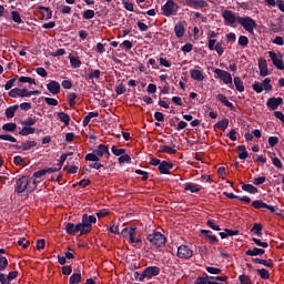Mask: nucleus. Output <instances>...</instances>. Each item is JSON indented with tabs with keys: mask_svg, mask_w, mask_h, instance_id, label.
<instances>
[{
	"mask_svg": "<svg viewBox=\"0 0 284 284\" xmlns=\"http://www.w3.org/2000/svg\"><path fill=\"white\" fill-rule=\"evenodd\" d=\"M194 284H210V275H207V273H204V276L197 277Z\"/></svg>",
	"mask_w": 284,
	"mask_h": 284,
	"instance_id": "nucleus-41",
	"label": "nucleus"
},
{
	"mask_svg": "<svg viewBox=\"0 0 284 284\" xmlns=\"http://www.w3.org/2000/svg\"><path fill=\"white\" fill-rule=\"evenodd\" d=\"M222 17H223L226 26H234V23H236V21H239V17H236L234 14V12L230 11V10L223 11Z\"/></svg>",
	"mask_w": 284,
	"mask_h": 284,
	"instance_id": "nucleus-12",
	"label": "nucleus"
},
{
	"mask_svg": "<svg viewBox=\"0 0 284 284\" xmlns=\"http://www.w3.org/2000/svg\"><path fill=\"white\" fill-rule=\"evenodd\" d=\"M19 83H30L31 85H37V80L30 77L21 75L19 78Z\"/></svg>",
	"mask_w": 284,
	"mask_h": 284,
	"instance_id": "nucleus-40",
	"label": "nucleus"
},
{
	"mask_svg": "<svg viewBox=\"0 0 284 284\" xmlns=\"http://www.w3.org/2000/svg\"><path fill=\"white\" fill-rule=\"evenodd\" d=\"M13 148H16V150H22V152H28L31 148H37V141L22 142L21 145L16 144Z\"/></svg>",
	"mask_w": 284,
	"mask_h": 284,
	"instance_id": "nucleus-21",
	"label": "nucleus"
},
{
	"mask_svg": "<svg viewBox=\"0 0 284 284\" xmlns=\"http://www.w3.org/2000/svg\"><path fill=\"white\" fill-rule=\"evenodd\" d=\"M87 79L91 81L92 79H101V70L97 69H89V73L87 75Z\"/></svg>",
	"mask_w": 284,
	"mask_h": 284,
	"instance_id": "nucleus-33",
	"label": "nucleus"
},
{
	"mask_svg": "<svg viewBox=\"0 0 284 284\" xmlns=\"http://www.w3.org/2000/svg\"><path fill=\"white\" fill-rule=\"evenodd\" d=\"M278 105H283V98H270L266 102L270 110H278Z\"/></svg>",
	"mask_w": 284,
	"mask_h": 284,
	"instance_id": "nucleus-18",
	"label": "nucleus"
},
{
	"mask_svg": "<svg viewBox=\"0 0 284 284\" xmlns=\"http://www.w3.org/2000/svg\"><path fill=\"white\" fill-rule=\"evenodd\" d=\"M233 83L237 92H245V84L243 83V80H241L239 75H235L233 78Z\"/></svg>",
	"mask_w": 284,
	"mask_h": 284,
	"instance_id": "nucleus-28",
	"label": "nucleus"
},
{
	"mask_svg": "<svg viewBox=\"0 0 284 284\" xmlns=\"http://www.w3.org/2000/svg\"><path fill=\"white\" fill-rule=\"evenodd\" d=\"M81 281V273H73L69 278V284H79Z\"/></svg>",
	"mask_w": 284,
	"mask_h": 284,
	"instance_id": "nucleus-45",
	"label": "nucleus"
},
{
	"mask_svg": "<svg viewBox=\"0 0 284 284\" xmlns=\"http://www.w3.org/2000/svg\"><path fill=\"white\" fill-rule=\"evenodd\" d=\"M271 83H272V79H270V78L264 79L262 85H263V89H264L266 92L272 91V85H271Z\"/></svg>",
	"mask_w": 284,
	"mask_h": 284,
	"instance_id": "nucleus-53",
	"label": "nucleus"
},
{
	"mask_svg": "<svg viewBox=\"0 0 284 284\" xmlns=\"http://www.w3.org/2000/svg\"><path fill=\"white\" fill-rule=\"evenodd\" d=\"M47 90L50 92V94L57 95L61 92V84L55 80H51L47 84Z\"/></svg>",
	"mask_w": 284,
	"mask_h": 284,
	"instance_id": "nucleus-17",
	"label": "nucleus"
},
{
	"mask_svg": "<svg viewBox=\"0 0 284 284\" xmlns=\"http://www.w3.org/2000/svg\"><path fill=\"white\" fill-rule=\"evenodd\" d=\"M11 19L14 23H23V20L21 19V13H19V11H12Z\"/></svg>",
	"mask_w": 284,
	"mask_h": 284,
	"instance_id": "nucleus-44",
	"label": "nucleus"
},
{
	"mask_svg": "<svg viewBox=\"0 0 284 284\" xmlns=\"http://www.w3.org/2000/svg\"><path fill=\"white\" fill-rule=\"evenodd\" d=\"M18 245L20 247H23V250L30 247V241L26 240V237H22L18 241Z\"/></svg>",
	"mask_w": 284,
	"mask_h": 284,
	"instance_id": "nucleus-57",
	"label": "nucleus"
},
{
	"mask_svg": "<svg viewBox=\"0 0 284 284\" xmlns=\"http://www.w3.org/2000/svg\"><path fill=\"white\" fill-rule=\"evenodd\" d=\"M258 69H260V77H267L270 74V70L267 69V60L261 58L258 60Z\"/></svg>",
	"mask_w": 284,
	"mask_h": 284,
	"instance_id": "nucleus-22",
	"label": "nucleus"
},
{
	"mask_svg": "<svg viewBox=\"0 0 284 284\" xmlns=\"http://www.w3.org/2000/svg\"><path fill=\"white\" fill-rule=\"evenodd\" d=\"M176 256L179 258H192V256H194V251H192V248H190V246L187 245H181L178 247V254Z\"/></svg>",
	"mask_w": 284,
	"mask_h": 284,
	"instance_id": "nucleus-10",
	"label": "nucleus"
},
{
	"mask_svg": "<svg viewBox=\"0 0 284 284\" xmlns=\"http://www.w3.org/2000/svg\"><path fill=\"white\" fill-rule=\"evenodd\" d=\"M216 99L217 101H220V103L225 105V108H230L231 110H234V104L230 102V100L227 99V97H225V94L220 93L217 94Z\"/></svg>",
	"mask_w": 284,
	"mask_h": 284,
	"instance_id": "nucleus-25",
	"label": "nucleus"
},
{
	"mask_svg": "<svg viewBox=\"0 0 284 284\" xmlns=\"http://www.w3.org/2000/svg\"><path fill=\"white\" fill-rule=\"evenodd\" d=\"M31 181L32 179H30L29 176H21L16 182L14 192H17V194H23V192L28 190V186L30 185Z\"/></svg>",
	"mask_w": 284,
	"mask_h": 284,
	"instance_id": "nucleus-7",
	"label": "nucleus"
},
{
	"mask_svg": "<svg viewBox=\"0 0 284 284\" xmlns=\"http://www.w3.org/2000/svg\"><path fill=\"white\" fill-rule=\"evenodd\" d=\"M37 123V118H28L27 120L21 122V125H26L32 128Z\"/></svg>",
	"mask_w": 284,
	"mask_h": 284,
	"instance_id": "nucleus-52",
	"label": "nucleus"
},
{
	"mask_svg": "<svg viewBox=\"0 0 284 284\" xmlns=\"http://www.w3.org/2000/svg\"><path fill=\"white\" fill-rule=\"evenodd\" d=\"M185 6L193 8V10H201L207 8L210 4L205 0H184Z\"/></svg>",
	"mask_w": 284,
	"mask_h": 284,
	"instance_id": "nucleus-11",
	"label": "nucleus"
},
{
	"mask_svg": "<svg viewBox=\"0 0 284 284\" xmlns=\"http://www.w3.org/2000/svg\"><path fill=\"white\" fill-rule=\"evenodd\" d=\"M67 97H68V103L70 108H74V105H77V99L79 95H77V93L74 92H71Z\"/></svg>",
	"mask_w": 284,
	"mask_h": 284,
	"instance_id": "nucleus-38",
	"label": "nucleus"
},
{
	"mask_svg": "<svg viewBox=\"0 0 284 284\" xmlns=\"http://www.w3.org/2000/svg\"><path fill=\"white\" fill-rule=\"evenodd\" d=\"M115 92L116 94L121 95V94H125V92H128V89L125 88V85L123 83H120L116 88H115Z\"/></svg>",
	"mask_w": 284,
	"mask_h": 284,
	"instance_id": "nucleus-60",
	"label": "nucleus"
},
{
	"mask_svg": "<svg viewBox=\"0 0 284 284\" xmlns=\"http://www.w3.org/2000/svg\"><path fill=\"white\" fill-rule=\"evenodd\" d=\"M257 274L258 276H261V278H263L264 281H267V278H270V272L265 268H258L257 270Z\"/></svg>",
	"mask_w": 284,
	"mask_h": 284,
	"instance_id": "nucleus-50",
	"label": "nucleus"
},
{
	"mask_svg": "<svg viewBox=\"0 0 284 284\" xmlns=\"http://www.w3.org/2000/svg\"><path fill=\"white\" fill-rule=\"evenodd\" d=\"M237 43L239 45H241V48H247V44L250 43V39L246 36H240Z\"/></svg>",
	"mask_w": 284,
	"mask_h": 284,
	"instance_id": "nucleus-47",
	"label": "nucleus"
},
{
	"mask_svg": "<svg viewBox=\"0 0 284 284\" xmlns=\"http://www.w3.org/2000/svg\"><path fill=\"white\" fill-rule=\"evenodd\" d=\"M242 190L248 194H258V189L252 184L242 183Z\"/></svg>",
	"mask_w": 284,
	"mask_h": 284,
	"instance_id": "nucleus-32",
	"label": "nucleus"
},
{
	"mask_svg": "<svg viewBox=\"0 0 284 284\" xmlns=\"http://www.w3.org/2000/svg\"><path fill=\"white\" fill-rule=\"evenodd\" d=\"M44 101H45L47 105H53V106L59 105V100H57L54 98H44Z\"/></svg>",
	"mask_w": 284,
	"mask_h": 284,
	"instance_id": "nucleus-62",
	"label": "nucleus"
},
{
	"mask_svg": "<svg viewBox=\"0 0 284 284\" xmlns=\"http://www.w3.org/2000/svg\"><path fill=\"white\" fill-rule=\"evenodd\" d=\"M0 141H10V143H17V138L10 134H0Z\"/></svg>",
	"mask_w": 284,
	"mask_h": 284,
	"instance_id": "nucleus-51",
	"label": "nucleus"
},
{
	"mask_svg": "<svg viewBox=\"0 0 284 284\" xmlns=\"http://www.w3.org/2000/svg\"><path fill=\"white\" fill-rule=\"evenodd\" d=\"M263 254H265V250L258 247L248 248L245 252L246 256H263Z\"/></svg>",
	"mask_w": 284,
	"mask_h": 284,
	"instance_id": "nucleus-26",
	"label": "nucleus"
},
{
	"mask_svg": "<svg viewBox=\"0 0 284 284\" xmlns=\"http://www.w3.org/2000/svg\"><path fill=\"white\" fill-rule=\"evenodd\" d=\"M111 152L114 154V156H123V154H125V149H116V146L113 145L111 148Z\"/></svg>",
	"mask_w": 284,
	"mask_h": 284,
	"instance_id": "nucleus-49",
	"label": "nucleus"
},
{
	"mask_svg": "<svg viewBox=\"0 0 284 284\" xmlns=\"http://www.w3.org/2000/svg\"><path fill=\"white\" fill-rule=\"evenodd\" d=\"M97 223V215H88L84 213L82 215V222H80V227H82V234H90L92 232V225Z\"/></svg>",
	"mask_w": 284,
	"mask_h": 284,
	"instance_id": "nucleus-2",
	"label": "nucleus"
},
{
	"mask_svg": "<svg viewBox=\"0 0 284 284\" xmlns=\"http://www.w3.org/2000/svg\"><path fill=\"white\" fill-rule=\"evenodd\" d=\"M206 225L214 230L215 232H221V226L214 224V220H207Z\"/></svg>",
	"mask_w": 284,
	"mask_h": 284,
	"instance_id": "nucleus-61",
	"label": "nucleus"
},
{
	"mask_svg": "<svg viewBox=\"0 0 284 284\" xmlns=\"http://www.w3.org/2000/svg\"><path fill=\"white\" fill-rule=\"evenodd\" d=\"M121 236H122V239H125L126 241H129V243L131 245L134 244V240L138 236V229H136V226L124 227L121 231Z\"/></svg>",
	"mask_w": 284,
	"mask_h": 284,
	"instance_id": "nucleus-6",
	"label": "nucleus"
},
{
	"mask_svg": "<svg viewBox=\"0 0 284 284\" xmlns=\"http://www.w3.org/2000/svg\"><path fill=\"white\" fill-rule=\"evenodd\" d=\"M58 119H60L61 123H64V125H70V114L65 112H59L58 113Z\"/></svg>",
	"mask_w": 284,
	"mask_h": 284,
	"instance_id": "nucleus-37",
	"label": "nucleus"
},
{
	"mask_svg": "<svg viewBox=\"0 0 284 284\" xmlns=\"http://www.w3.org/2000/svg\"><path fill=\"white\" fill-rule=\"evenodd\" d=\"M201 235L209 239V243L211 245H216L219 243V237H216V235L212 234V231H210V230H201Z\"/></svg>",
	"mask_w": 284,
	"mask_h": 284,
	"instance_id": "nucleus-20",
	"label": "nucleus"
},
{
	"mask_svg": "<svg viewBox=\"0 0 284 284\" xmlns=\"http://www.w3.org/2000/svg\"><path fill=\"white\" fill-rule=\"evenodd\" d=\"M38 10L45 12V16H44L45 21H48L49 19H52V10L50 8L40 6L38 7Z\"/></svg>",
	"mask_w": 284,
	"mask_h": 284,
	"instance_id": "nucleus-39",
	"label": "nucleus"
},
{
	"mask_svg": "<svg viewBox=\"0 0 284 284\" xmlns=\"http://www.w3.org/2000/svg\"><path fill=\"white\" fill-rule=\"evenodd\" d=\"M174 32H175V37H178V39H181V37H183L185 34V27L183 26L182 22H178L175 24Z\"/></svg>",
	"mask_w": 284,
	"mask_h": 284,
	"instance_id": "nucleus-30",
	"label": "nucleus"
},
{
	"mask_svg": "<svg viewBox=\"0 0 284 284\" xmlns=\"http://www.w3.org/2000/svg\"><path fill=\"white\" fill-rule=\"evenodd\" d=\"M71 68H81V60L78 57H70Z\"/></svg>",
	"mask_w": 284,
	"mask_h": 284,
	"instance_id": "nucleus-48",
	"label": "nucleus"
},
{
	"mask_svg": "<svg viewBox=\"0 0 284 284\" xmlns=\"http://www.w3.org/2000/svg\"><path fill=\"white\" fill-rule=\"evenodd\" d=\"M148 241L153 247H165V235H163L161 232H154L148 235Z\"/></svg>",
	"mask_w": 284,
	"mask_h": 284,
	"instance_id": "nucleus-4",
	"label": "nucleus"
},
{
	"mask_svg": "<svg viewBox=\"0 0 284 284\" xmlns=\"http://www.w3.org/2000/svg\"><path fill=\"white\" fill-rule=\"evenodd\" d=\"M94 10L92 9H88L83 12L82 17L83 19L90 20V19H94Z\"/></svg>",
	"mask_w": 284,
	"mask_h": 284,
	"instance_id": "nucleus-54",
	"label": "nucleus"
},
{
	"mask_svg": "<svg viewBox=\"0 0 284 284\" xmlns=\"http://www.w3.org/2000/svg\"><path fill=\"white\" fill-rule=\"evenodd\" d=\"M2 130L4 132H14L17 130V123L10 122L2 125Z\"/></svg>",
	"mask_w": 284,
	"mask_h": 284,
	"instance_id": "nucleus-42",
	"label": "nucleus"
},
{
	"mask_svg": "<svg viewBox=\"0 0 284 284\" xmlns=\"http://www.w3.org/2000/svg\"><path fill=\"white\" fill-rule=\"evenodd\" d=\"M254 92H256L257 94H261V92H263V83L261 82H255L253 85H252Z\"/></svg>",
	"mask_w": 284,
	"mask_h": 284,
	"instance_id": "nucleus-58",
	"label": "nucleus"
},
{
	"mask_svg": "<svg viewBox=\"0 0 284 284\" xmlns=\"http://www.w3.org/2000/svg\"><path fill=\"white\" fill-rule=\"evenodd\" d=\"M37 132V129L32 126H23L22 130L19 132L20 136H29V134H34Z\"/></svg>",
	"mask_w": 284,
	"mask_h": 284,
	"instance_id": "nucleus-35",
	"label": "nucleus"
},
{
	"mask_svg": "<svg viewBox=\"0 0 284 284\" xmlns=\"http://www.w3.org/2000/svg\"><path fill=\"white\" fill-rule=\"evenodd\" d=\"M65 232L67 234H69V236H75V234H79L80 232V236H85V234H82L83 229L81 227V224H74L72 222L67 223L65 225Z\"/></svg>",
	"mask_w": 284,
	"mask_h": 284,
	"instance_id": "nucleus-9",
	"label": "nucleus"
},
{
	"mask_svg": "<svg viewBox=\"0 0 284 284\" xmlns=\"http://www.w3.org/2000/svg\"><path fill=\"white\" fill-rule=\"evenodd\" d=\"M118 162L120 163V165H123V163H132V158L128 154H123V155H120V158L118 159Z\"/></svg>",
	"mask_w": 284,
	"mask_h": 284,
	"instance_id": "nucleus-46",
	"label": "nucleus"
},
{
	"mask_svg": "<svg viewBox=\"0 0 284 284\" xmlns=\"http://www.w3.org/2000/svg\"><path fill=\"white\" fill-rule=\"evenodd\" d=\"M216 37H219V33L216 31H210L207 33V48L211 50V52H217L219 57H223V53L225 52V48H223V43L216 42Z\"/></svg>",
	"mask_w": 284,
	"mask_h": 284,
	"instance_id": "nucleus-1",
	"label": "nucleus"
},
{
	"mask_svg": "<svg viewBox=\"0 0 284 284\" xmlns=\"http://www.w3.org/2000/svg\"><path fill=\"white\" fill-rule=\"evenodd\" d=\"M237 23L246 30L250 34H254V28H256V20L252 19L251 17H237Z\"/></svg>",
	"mask_w": 284,
	"mask_h": 284,
	"instance_id": "nucleus-3",
	"label": "nucleus"
},
{
	"mask_svg": "<svg viewBox=\"0 0 284 284\" xmlns=\"http://www.w3.org/2000/svg\"><path fill=\"white\" fill-rule=\"evenodd\" d=\"M252 241L258 247H270V244L267 242H262L260 239L253 237Z\"/></svg>",
	"mask_w": 284,
	"mask_h": 284,
	"instance_id": "nucleus-56",
	"label": "nucleus"
},
{
	"mask_svg": "<svg viewBox=\"0 0 284 284\" xmlns=\"http://www.w3.org/2000/svg\"><path fill=\"white\" fill-rule=\"evenodd\" d=\"M93 152L99 158L105 156V159H110V149L105 144H99L98 149H95Z\"/></svg>",
	"mask_w": 284,
	"mask_h": 284,
	"instance_id": "nucleus-16",
	"label": "nucleus"
},
{
	"mask_svg": "<svg viewBox=\"0 0 284 284\" xmlns=\"http://www.w3.org/2000/svg\"><path fill=\"white\" fill-rule=\"evenodd\" d=\"M223 195L226 196V199H237L239 201H243L244 203H252V199H250V196L241 197V195H236L230 192H224Z\"/></svg>",
	"mask_w": 284,
	"mask_h": 284,
	"instance_id": "nucleus-23",
	"label": "nucleus"
},
{
	"mask_svg": "<svg viewBox=\"0 0 284 284\" xmlns=\"http://www.w3.org/2000/svg\"><path fill=\"white\" fill-rule=\"evenodd\" d=\"M18 110H19V106L17 104L7 108L6 109L7 119H13V116Z\"/></svg>",
	"mask_w": 284,
	"mask_h": 284,
	"instance_id": "nucleus-34",
	"label": "nucleus"
},
{
	"mask_svg": "<svg viewBox=\"0 0 284 284\" xmlns=\"http://www.w3.org/2000/svg\"><path fill=\"white\" fill-rule=\"evenodd\" d=\"M252 207L255 210H270L272 213L276 212V209L273 205H270L262 200H255L252 202Z\"/></svg>",
	"mask_w": 284,
	"mask_h": 284,
	"instance_id": "nucleus-15",
	"label": "nucleus"
},
{
	"mask_svg": "<svg viewBox=\"0 0 284 284\" xmlns=\"http://www.w3.org/2000/svg\"><path fill=\"white\" fill-rule=\"evenodd\" d=\"M159 274H161V268L159 266H148L141 274L140 282L143 283L145 278H153V276H159Z\"/></svg>",
	"mask_w": 284,
	"mask_h": 284,
	"instance_id": "nucleus-8",
	"label": "nucleus"
},
{
	"mask_svg": "<svg viewBox=\"0 0 284 284\" xmlns=\"http://www.w3.org/2000/svg\"><path fill=\"white\" fill-rule=\"evenodd\" d=\"M84 159H85V161H94V162L100 161L99 155H97V153H94V151H93V153H88Z\"/></svg>",
	"mask_w": 284,
	"mask_h": 284,
	"instance_id": "nucleus-55",
	"label": "nucleus"
},
{
	"mask_svg": "<svg viewBox=\"0 0 284 284\" xmlns=\"http://www.w3.org/2000/svg\"><path fill=\"white\" fill-rule=\"evenodd\" d=\"M227 125H230V120H227V118H224L215 124V128L225 132V130H227Z\"/></svg>",
	"mask_w": 284,
	"mask_h": 284,
	"instance_id": "nucleus-36",
	"label": "nucleus"
},
{
	"mask_svg": "<svg viewBox=\"0 0 284 284\" xmlns=\"http://www.w3.org/2000/svg\"><path fill=\"white\" fill-rule=\"evenodd\" d=\"M174 8H176V2H174V0H168L165 4L162 7L164 17H172V14H176L174 12Z\"/></svg>",
	"mask_w": 284,
	"mask_h": 284,
	"instance_id": "nucleus-13",
	"label": "nucleus"
},
{
	"mask_svg": "<svg viewBox=\"0 0 284 284\" xmlns=\"http://www.w3.org/2000/svg\"><path fill=\"white\" fill-rule=\"evenodd\" d=\"M236 151L239 152V159H241V161H245V159H248L250 153L247 152V148H245V145H239L236 148Z\"/></svg>",
	"mask_w": 284,
	"mask_h": 284,
	"instance_id": "nucleus-27",
	"label": "nucleus"
},
{
	"mask_svg": "<svg viewBox=\"0 0 284 284\" xmlns=\"http://www.w3.org/2000/svg\"><path fill=\"white\" fill-rule=\"evenodd\" d=\"M268 145H270V148H275V145H278V138L277 136H270L268 138Z\"/></svg>",
	"mask_w": 284,
	"mask_h": 284,
	"instance_id": "nucleus-63",
	"label": "nucleus"
},
{
	"mask_svg": "<svg viewBox=\"0 0 284 284\" xmlns=\"http://www.w3.org/2000/svg\"><path fill=\"white\" fill-rule=\"evenodd\" d=\"M268 57L273 63V65H275L277 68V70H284V62L283 59H281L278 57V54H276V52L274 51H268Z\"/></svg>",
	"mask_w": 284,
	"mask_h": 284,
	"instance_id": "nucleus-14",
	"label": "nucleus"
},
{
	"mask_svg": "<svg viewBox=\"0 0 284 284\" xmlns=\"http://www.w3.org/2000/svg\"><path fill=\"white\" fill-rule=\"evenodd\" d=\"M9 262L8 257L0 255V272H6L8 268Z\"/></svg>",
	"mask_w": 284,
	"mask_h": 284,
	"instance_id": "nucleus-43",
	"label": "nucleus"
},
{
	"mask_svg": "<svg viewBox=\"0 0 284 284\" xmlns=\"http://www.w3.org/2000/svg\"><path fill=\"white\" fill-rule=\"evenodd\" d=\"M174 168V163L162 161L158 168L160 174H170V171Z\"/></svg>",
	"mask_w": 284,
	"mask_h": 284,
	"instance_id": "nucleus-19",
	"label": "nucleus"
},
{
	"mask_svg": "<svg viewBox=\"0 0 284 284\" xmlns=\"http://www.w3.org/2000/svg\"><path fill=\"white\" fill-rule=\"evenodd\" d=\"M191 78H193L194 81H203L205 77L203 75V72L199 69H192L190 71Z\"/></svg>",
	"mask_w": 284,
	"mask_h": 284,
	"instance_id": "nucleus-29",
	"label": "nucleus"
},
{
	"mask_svg": "<svg viewBox=\"0 0 284 284\" xmlns=\"http://www.w3.org/2000/svg\"><path fill=\"white\" fill-rule=\"evenodd\" d=\"M206 272H209V274L219 275V274H221L223 271H222L221 268H217V267L206 266Z\"/></svg>",
	"mask_w": 284,
	"mask_h": 284,
	"instance_id": "nucleus-59",
	"label": "nucleus"
},
{
	"mask_svg": "<svg viewBox=\"0 0 284 284\" xmlns=\"http://www.w3.org/2000/svg\"><path fill=\"white\" fill-rule=\"evenodd\" d=\"M252 262L256 263V265H264L265 267H274L272 260H261L258 257H255V258H252Z\"/></svg>",
	"mask_w": 284,
	"mask_h": 284,
	"instance_id": "nucleus-31",
	"label": "nucleus"
},
{
	"mask_svg": "<svg viewBox=\"0 0 284 284\" xmlns=\"http://www.w3.org/2000/svg\"><path fill=\"white\" fill-rule=\"evenodd\" d=\"M20 92L21 89L14 88L11 90V92H9V97H11V99H17V97H20Z\"/></svg>",
	"mask_w": 284,
	"mask_h": 284,
	"instance_id": "nucleus-64",
	"label": "nucleus"
},
{
	"mask_svg": "<svg viewBox=\"0 0 284 284\" xmlns=\"http://www.w3.org/2000/svg\"><path fill=\"white\" fill-rule=\"evenodd\" d=\"M184 190L186 192H191L192 194H196L201 192V185L189 182L184 184Z\"/></svg>",
	"mask_w": 284,
	"mask_h": 284,
	"instance_id": "nucleus-24",
	"label": "nucleus"
},
{
	"mask_svg": "<svg viewBox=\"0 0 284 284\" xmlns=\"http://www.w3.org/2000/svg\"><path fill=\"white\" fill-rule=\"evenodd\" d=\"M214 74H216V78L223 81L225 85H229L231 90H234V84H232V73L223 69H215Z\"/></svg>",
	"mask_w": 284,
	"mask_h": 284,
	"instance_id": "nucleus-5",
	"label": "nucleus"
}]
</instances>
